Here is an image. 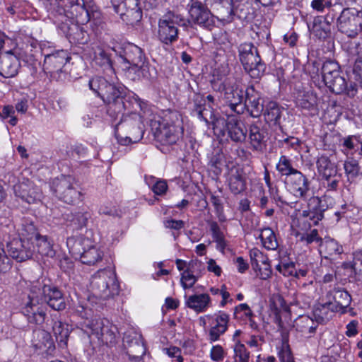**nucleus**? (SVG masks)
Wrapping results in <instances>:
<instances>
[{
  "mask_svg": "<svg viewBox=\"0 0 362 362\" xmlns=\"http://www.w3.org/2000/svg\"><path fill=\"white\" fill-rule=\"evenodd\" d=\"M318 175L321 177L320 181L324 187L334 189L337 185V168L327 156H322L318 158Z\"/></svg>",
  "mask_w": 362,
  "mask_h": 362,
  "instance_id": "obj_18",
  "label": "nucleus"
},
{
  "mask_svg": "<svg viewBox=\"0 0 362 362\" xmlns=\"http://www.w3.org/2000/svg\"><path fill=\"white\" fill-rule=\"evenodd\" d=\"M123 346L132 362H142L146 347L141 334L132 329L127 330L124 334Z\"/></svg>",
  "mask_w": 362,
  "mask_h": 362,
  "instance_id": "obj_13",
  "label": "nucleus"
},
{
  "mask_svg": "<svg viewBox=\"0 0 362 362\" xmlns=\"http://www.w3.org/2000/svg\"><path fill=\"white\" fill-rule=\"evenodd\" d=\"M22 313L27 317L30 323L42 325L45 322V308L39 303L37 286L32 287L31 293L27 296V300L22 308Z\"/></svg>",
  "mask_w": 362,
  "mask_h": 362,
  "instance_id": "obj_12",
  "label": "nucleus"
},
{
  "mask_svg": "<svg viewBox=\"0 0 362 362\" xmlns=\"http://www.w3.org/2000/svg\"><path fill=\"white\" fill-rule=\"evenodd\" d=\"M318 252L322 259L332 262L336 257L343 252L341 245L334 239L329 237H325L324 239L318 238Z\"/></svg>",
  "mask_w": 362,
  "mask_h": 362,
  "instance_id": "obj_24",
  "label": "nucleus"
},
{
  "mask_svg": "<svg viewBox=\"0 0 362 362\" xmlns=\"http://www.w3.org/2000/svg\"><path fill=\"white\" fill-rule=\"evenodd\" d=\"M189 21L182 16L173 11H168L158 21V38L166 45L177 41L178 26H187Z\"/></svg>",
  "mask_w": 362,
  "mask_h": 362,
  "instance_id": "obj_3",
  "label": "nucleus"
},
{
  "mask_svg": "<svg viewBox=\"0 0 362 362\" xmlns=\"http://www.w3.org/2000/svg\"><path fill=\"white\" fill-rule=\"evenodd\" d=\"M223 156L220 151H216L215 153H213L211 157L210 158L209 165L210 167V169L216 175L221 173L223 166Z\"/></svg>",
  "mask_w": 362,
  "mask_h": 362,
  "instance_id": "obj_50",
  "label": "nucleus"
},
{
  "mask_svg": "<svg viewBox=\"0 0 362 362\" xmlns=\"http://www.w3.org/2000/svg\"><path fill=\"white\" fill-rule=\"evenodd\" d=\"M245 105L250 114L253 117H258L264 110L263 100L259 92L253 86L245 90Z\"/></svg>",
  "mask_w": 362,
  "mask_h": 362,
  "instance_id": "obj_25",
  "label": "nucleus"
},
{
  "mask_svg": "<svg viewBox=\"0 0 362 362\" xmlns=\"http://www.w3.org/2000/svg\"><path fill=\"white\" fill-rule=\"evenodd\" d=\"M188 6L190 21L193 23L208 30L214 26V16L205 4L199 0H191Z\"/></svg>",
  "mask_w": 362,
  "mask_h": 362,
  "instance_id": "obj_14",
  "label": "nucleus"
},
{
  "mask_svg": "<svg viewBox=\"0 0 362 362\" xmlns=\"http://www.w3.org/2000/svg\"><path fill=\"white\" fill-rule=\"evenodd\" d=\"M308 210L303 211V216L308 218L311 222H308V228H310L312 226L317 225V198L315 197L309 199L308 202Z\"/></svg>",
  "mask_w": 362,
  "mask_h": 362,
  "instance_id": "obj_43",
  "label": "nucleus"
},
{
  "mask_svg": "<svg viewBox=\"0 0 362 362\" xmlns=\"http://www.w3.org/2000/svg\"><path fill=\"white\" fill-rule=\"evenodd\" d=\"M353 77L355 80L352 87L353 90L356 91L358 86L362 88V55L357 57L353 68Z\"/></svg>",
  "mask_w": 362,
  "mask_h": 362,
  "instance_id": "obj_48",
  "label": "nucleus"
},
{
  "mask_svg": "<svg viewBox=\"0 0 362 362\" xmlns=\"http://www.w3.org/2000/svg\"><path fill=\"white\" fill-rule=\"evenodd\" d=\"M90 288L96 298L103 300H106L119 292V284L115 274L107 269L99 270L92 276Z\"/></svg>",
  "mask_w": 362,
  "mask_h": 362,
  "instance_id": "obj_2",
  "label": "nucleus"
},
{
  "mask_svg": "<svg viewBox=\"0 0 362 362\" xmlns=\"http://www.w3.org/2000/svg\"><path fill=\"white\" fill-rule=\"evenodd\" d=\"M238 52L245 71L252 78H259L264 74L266 66L260 58L257 48L252 43H243L239 46Z\"/></svg>",
  "mask_w": 362,
  "mask_h": 362,
  "instance_id": "obj_5",
  "label": "nucleus"
},
{
  "mask_svg": "<svg viewBox=\"0 0 362 362\" xmlns=\"http://www.w3.org/2000/svg\"><path fill=\"white\" fill-rule=\"evenodd\" d=\"M74 184L73 177L62 175L52 181V189L59 199L69 204H74L80 200L81 194Z\"/></svg>",
  "mask_w": 362,
  "mask_h": 362,
  "instance_id": "obj_9",
  "label": "nucleus"
},
{
  "mask_svg": "<svg viewBox=\"0 0 362 362\" xmlns=\"http://www.w3.org/2000/svg\"><path fill=\"white\" fill-rule=\"evenodd\" d=\"M93 62L105 71H113L112 64L109 54L100 47H97L94 51Z\"/></svg>",
  "mask_w": 362,
  "mask_h": 362,
  "instance_id": "obj_38",
  "label": "nucleus"
},
{
  "mask_svg": "<svg viewBox=\"0 0 362 362\" xmlns=\"http://www.w3.org/2000/svg\"><path fill=\"white\" fill-rule=\"evenodd\" d=\"M168 189V185L165 180H159L152 186L153 192L157 195L164 194Z\"/></svg>",
  "mask_w": 362,
  "mask_h": 362,
  "instance_id": "obj_60",
  "label": "nucleus"
},
{
  "mask_svg": "<svg viewBox=\"0 0 362 362\" xmlns=\"http://www.w3.org/2000/svg\"><path fill=\"white\" fill-rule=\"evenodd\" d=\"M122 11L118 13L123 21L129 25L139 23L142 18V10L139 0H123L121 1Z\"/></svg>",
  "mask_w": 362,
  "mask_h": 362,
  "instance_id": "obj_21",
  "label": "nucleus"
},
{
  "mask_svg": "<svg viewBox=\"0 0 362 362\" xmlns=\"http://www.w3.org/2000/svg\"><path fill=\"white\" fill-rule=\"evenodd\" d=\"M192 103V110L197 115L199 110H202L204 107H206V99L202 95L194 94Z\"/></svg>",
  "mask_w": 362,
  "mask_h": 362,
  "instance_id": "obj_55",
  "label": "nucleus"
},
{
  "mask_svg": "<svg viewBox=\"0 0 362 362\" xmlns=\"http://www.w3.org/2000/svg\"><path fill=\"white\" fill-rule=\"evenodd\" d=\"M329 300L318 307V324H324L332 318L335 311L344 313L349 305L351 298L349 293L344 290L334 289L329 294Z\"/></svg>",
  "mask_w": 362,
  "mask_h": 362,
  "instance_id": "obj_4",
  "label": "nucleus"
},
{
  "mask_svg": "<svg viewBox=\"0 0 362 362\" xmlns=\"http://www.w3.org/2000/svg\"><path fill=\"white\" fill-rule=\"evenodd\" d=\"M179 134L180 132L175 126H162L155 132V138L162 145H173L179 139Z\"/></svg>",
  "mask_w": 362,
  "mask_h": 362,
  "instance_id": "obj_30",
  "label": "nucleus"
},
{
  "mask_svg": "<svg viewBox=\"0 0 362 362\" xmlns=\"http://www.w3.org/2000/svg\"><path fill=\"white\" fill-rule=\"evenodd\" d=\"M279 356L281 362H294L291 351L288 344H284L279 352Z\"/></svg>",
  "mask_w": 362,
  "mask_h": 362,
  "instance_id": "obj_57",
  "label": "nucleus"
},
{
  "mask_svg": "<svg viewBox=\"0 0 362 362\" xmlns=\"http://www.w3.org/2000/svg\"><path fill=\"white\" fill-rule=\"evenodd\" d=\"M259 238L262 240L263 246L267 250H274L279 246L275 233L270 228H264L262 229L259 235Z\"/></svg>",
  "mask_w": 362,
  "mask_h": 362,
  "instance_id": "obj_40",
  "label": "nucleus"
},
{
  "mask_svg": "<svg viewBox=\"0 0 362 362\" xmlns=\"http://www.w3.org/2000/svg\"><path fill=\"white\" fill-rule=\"evenodd\" d=\"M70 252L76 258L78 256L83 264L95 265L102 261L104 253L98 247L91 244L88 238H81L75 241Z\"/></svg>",
  "mask_w": 362,
  "mask_h": 362,
  "instance_id": "obj_7",
  "label": "nucleus"
},
{
  "mask_svg": "<svg viewBox=\"0 0 362 362\" xmlns=\"http://www.w3.org/2000/svg\"><path fill=\"white\" fill-rule=\"evenodd\" d=\"M164 226L167 228L180 230L185 226V222L182 220L168 219L164 221Z\"/></svg>",
  "mask_w": 362,
  "mask_h": 362,
  "instance_id": "obj_62",
  "label": "nucleus"
},
{
  "mask_svg": "<svg viewBox=\"0 0 362 362\" xmlns=\"http://www.w3.org/2000/svg\"><path fill=\"white\" fill-rule=\"evenodd\" d=\"M62 6L64 16L76 20L78 23L86 24L90 19V13L84 0H57Z\"/></svg>",
  "mask_w": 362,
  "mask_h": 362,
  "instance_id": "obj_15",
  "label": "nucleus"
},
{
  "mask_svg": "<svg viewBox=\"0 0 362 362\" xmlns=\"http://www.w3.org/2000/svg\"><path fill=\"white\" fill-rule=\"evenodd\" d=\"M86 327L104 344L112 346L117 342V328L107 319H93L87 322Z\"/></svg>",
  "mask_w": 362,
  "mask_h": 362,
  "instance_id": "obj_10",
  "label": "nucleus"
},
{
  "mask_svg": "<svg viewBox=\"0 0 362 362\" xmlns=\"http://www.w3.org/2000/svg\"><path fill=\"white\" fill-rule=\"evenodd\" d=\"M68 60L69 57L65 51H57L45 56L44 66L46 70L52 74L59 72L62 71Z\"/></svg>",
  "mask_w": 362,
  "mask_h": 362,
  "instance_id": "obj_28",
  "label": "nucleus"
},
{
  "mask_svg": "<svg viewBox=\"0 0 362 362\" xmlns=\"http://www.w3.org/2000/svg\"><path fill=\"white\" fill-rule=\"evenodd\" d=\"M6 247L9 256L18 262L30 259L35 248L33 243H30L28 239H22L18 237L8 241Z\"/></svg>",
  "mask_w": 362,
  "mask_h": 362,
  "instance_id": "obj_16",
  "label": "nucleus"
},
{
  "mask_svg": "<svg viewBox=\"0 0 362 362\" xmlns=\"http://www.w3.org/2000/svg\"><path fill=\"white\" fill-rule=\"evenodd\" d=\"M52 331L57 341L61 346H65L69 336V325L61 321H55L52 326Z\"/></svg>",
  "mask_w": 362,
  "mask_h": 362,
  "instance_id": "obj_39",
  "label": "nucleus"
},
{
  "mask_svg": "<svg viewBox=\"0 0 362 362\" xmlns=\"http://www.w3.org/2000/svg\"><path fill=\"white\" fill-rule=\"evenodd\" d=\"M13 191L16 197L28 204L35 203L41 198V190L28 179L15 185Z\"/></svg>",
  "mask_w": 362,
  "mask_h": 362,
  "instance_id": "obj_20",
  "label": "nucleus"
},
{
  "mask_svg": "<svg viewBox=\"0 0 362 362\" xmlns=\"http://www.w3.org/2000/svg\"><path fill=\"white\" fill-rule=\"evenodd\" d=\"M210 201L214 205L216 212L218 216H221L223 211V206L221 199L214 194H211L210 197Z\"/></svg>",
  "mask_w": 362,
  "mask_h": 362,
  "instance_id": "obj_63",
  "label": "nucleus"
},
{
  "mask_svg": "<svg viewBox=\"0 0 362 362\" xmlns=\"http://www.w3.org/2000/svg\"><path fill=\"white\" fill-rule=\"evenodd\" d=\"M210 297L206 293L192 295L186 301L187 305L197 313L204 312L210 303Z\"/></svg>",
  "mask_w": 362,
  "mask_h": 362,
  "instance_id": "obj_36",
  "label": "nucleus"
},
{
  "mask_svg": "<svg viewBox=\"0 0 362 362\" xmlns=\"http://www.w3.org/2000/svg\"><path fill=\"white\" fill-rule=\"evenodd\" d=\"M18 58L12 52L0 54V75L4 78L15 76L20 69Z\"/></svg>",
  "mask_w": 362,
  "mask_h": 362,
  "instance_id": "obj_22",
  "label": "nucleus"
},
{
  "mask_svg": "<svg viewBox=\"0 0 362 362\" xmlns=\"http://www.w3.org/2000/svg\"><path fill=\"white\" fill-rule=\"evenodd\" d=\"M321 71L322 78H323L327 76L337 74V71H339V66L336 62L333 60H327L322 64Z\"/></svg>",
  "mask_w": 362,
  "mask_h": 362,
  "instance_id": "obj_53",
  "label": "nucleus"
},
{
  "mask_svg": "<svg viewBox=\"0 0 362 362\" xmlns=\"http://www.w3.org/2000/svg\"><path fill=\"white\" fill-rule=\"evenodd\" d=\"M216 324L209 330V339L211 341H217L220 336L226 332L228 329L229 316L228 314L220 312L215 318Z\"/></svg>",
  "mask_w": 362,
  "mask_h": 362,
  "instance_id": "obj_34",
  "label": "nucleus"
},
{
  "mask_svg": "<svg viewBox=\"0 0 362 362\" xmlns=\"http://www.w3.org/2000/svg\"><path fill=\"white\" fill-rule=\"evenodd\" d=\"M12 260L6 254L1 243H0V273L6 274L12 268Z\"/></svg>",
  "mask_w": 362,
  "mask_h": 362,
  "instance_id": "obj_52",
  "label": "nucleus"
},
{
  "mask_svg": "<svg viewBox=\"0 0 362 362\" xmlns=\"http://www.w3.org/2000/svg\"><path fill=\"white\" fill-rule=\"evenodd\" d=\"M210 230L212 233L213 238L216 241H221V238L223 237L222 232L220 230V228L218 223L215 221H211L209 223Z\"/></svg>",
  "mask_w": 362,
  "mask_h": 362,
  "instance_id": "obj_64",
  "label": "nucleus"
},
{
  "mask_svg": "<svg viewBox=\"0 0 362 362\" xmlns=\"http://www.w3.org/2000/svg\"><path fill=\"white\" fill-rule=\"evenodd\" d=\"M276 169L282 175H286V177L298 171L292 167L291 160L285 156L280 157L279 163L276 165Z\"/></svg>",
  "mask_w": 362,
  "mask_h": 362,
  "instance_id": "obj_49",
  "label": "nucleus"
},
{
  "mask_svg": "<svg viewBox=\"0 0 362 362\" xmlns=\"http://www.w3.org/2000/svg\"><path fill=\"white\" fill-rule=\"evenodd\" d=\"M354 84H351L350 88L351 90L348 88L347 83L342 76H337V78H335V80L333 81V82L328 85V88L330 91H332L334 93L336 94H340L344 93V91H347L348 94H352L354 95V93L356 92L355 90H353L352 87Z\"/></svg>",
  "mask_w": 362,
  "mask_h": 362,
  "instance_id": "obj_41",
  "label": "nucleus"
},
{
  "mask_svg": "<svg viewBox=\"0 0 362 362\" xmlns=\"http://www.w3.org/2000/svg\"><path fill=\"white\" fill-rule=\"evenodd\" d=\"M228 185L231 192L234 194H238L245 189L246 179L242 169L235 168L231 170Z\"/></svg>",
  "mask_w": 362,
  "mask_h": 362,
  "instance_id": "obj_33",
  "label": "nucleus"
},
{
  "mask_svg": "<svg viewBox=\"0 0 362 362\" xmlns=\"http://www.w3.org/2000/svg\"><path fill=\"white\" fill-rule=\"evenodd\" d=\"M347 51L351 56H357L358 57L362 55V45L357 42H351L347 48Z\"/></svg>",
  "mask_w": 362,
  "mask_h": 362,
  "instance_id": "obj_61",
  "label": "nucleus"
},
{
  "mask_svg": "<svg viewBox=\"0 0 362 362\" xmlns=\"http://www.w3.org/2000/svg\"><path fill=\"white\" fill-rule=\"evenodd\" d=\"M222 85V90L224 91L226 102L228 103L232 110L239 112L236 107L243 103L245 96V91L239 88L234 78H227Z\"/></svg>",
  "mask_w": 362,
  "mask_h": 362,
  "instance_id": "obj_17",
  "label": "nucleus"
},
{
  "mask_svg": "<svg viewBox=\"0 0 362 362\" xmlns=\"http://www.w3.org/2000/svg\"><path fill=\"white\" fill-rule=\"evenodd\" d=\"M233 362H248L250 358V352L247 350L245 346L237 341L233 346Z\"/></svg>",
  "mask_w": 362,
  "mask_h": 362,
  "instance_id": "obj_47",
  "label": "nucleus"
},
{
  "mask_svg": "<svg viewBox=\"0 0 362 362\" xmlns=\"http://www.w3.org/2000/svg\"><path fill=\"white\" fill-rule=\"evenodd\" d=\"M33 245L35 244L37 252L45 256L52 257L54 255V251L52 249V244L48 240L47 236H42L38 233L34 236V241L32 242Z\"/></svg>",
  "mask_w": 362,
  "mask_h": 362,
  "instance_id": "obj_37",
  "label": "nucleus"
},
{
  "mask_svg": "<svg viewBox=\"0 0 362 362\" xmlns=\"http://www.w3.org/2000/svg\"><path fill=\"white\" fill-rule=\"evenodd\" d=\"M144 124L141 117H128L118 123L115 127V136L122 145L139 141L144 136Z\"/></svg>",
  "mask_w": 362,
  "mask_h": 362,
  "instance_id": "obj_6",
  "label": "nucleus"
},
{
  "mask_svg": "<svg viewBox=\"0 0 362 362\" xmlns=\"http://www.w3.org/2000/svg\"><path fill=\"white\" fill-rule=\"evenodd\" d=\"M322 19L325 18L322 16H318V40H323V45L327 48V50L329 52H332L334 43L331 37L330 25L328 22L322 23Z\"/></svg>",
  "mask_w": 362,
  "mask_h": 362,
  "instance_id": "obj_35",
  "label": "nucleus"
},
{
  "mask_svg": "<svg viewBox=\"0 0 362 362\" xmlns=\"http://www.w3.org/2000/svg\"><path fill=\"white\" fill-rule=\"evenodd\" d=\"M210 355L214 361L219 362L223 359L225 353L221 346L216 345L212 347Z\"/></svg>",
  "mask_w": 362,
  "mask_h": 362,
  "instance_id": "obj_59",
  "label": "nucleus"
},
{
  "mask_svg": "<svg viewBox=\"0 0 362 362\" xmlns=\"http://www.w3.org/2000/svg\"><path fill=\"white\" fill-rule=\"evenodd\" d=\"M197 116L203 119L208 124H211L214 131H218L221 133L225 128V119L217 116L209 106L208 108L204 107L202 110H199Z\"/></svg>",
  "mask_w": 362,
  "mask_h": 362,
  "instance_id": "obj_31",
  "label": "nucleus"
},
{
  "mask_svg": "<svg viewBox=\"0 0 362 362\" xmlns=\"http://www.w3.org/2000/svg\"><path fill=\"white\" fill-rule=\"evenodd\" d=\"M348 267L354 271L356 279L362 280V250L353 253V261L346 264V267Z\"/></svg>",
  "mask_w": 362,
  "mask_h": 362,
  "instance_id": "obj_42",
  "label": "nucleus"
},
{
  "mask_svg": "<svg viewBox=\"0 0 362 362\" xmlns=\"http://www.w3.org/2000/svg\"><path fill=\"white\" fill-rule=\"evenodd\" d=\"M120 57L124 62L133 67L138 68L144 78L150 79L154 77L155 71L153 69L150 70L148 64L146 63V57L143 51L139 47L134 44H128L124 47Z\"/></svg>",
  "mask_w": 362,
  "mask_h": 362,
  "instance_id": "obj_8",
  "label": "nucleus"
},
{
  "mask_svg": "<svg viewBox=\"0 0 362 362\" xmlns=\"http://www.w3.org/2000/svg\"><path fill=\"white\" fill-rule=\"evenodd\" d=\"M362 25V11L354 8H344L338 18L339 30L349 37H355Z\"/></svg>",
  "mask_w": 362,
  "mask_h": 362,
  "instance_id": "obj_11",
  "label": "nucleus"
},
{
  "mask_svg": "<svg viewBox=\"0 0 362 362\" xmlns=\"http://www.w3.org/2000/svg\"><path fill=\"white\" fill-rule=\"evenodd\" d=\"M197 280V277L192 273L183 272L181 277V284L184 289L192 288Z\"/></svg>",
  "mask_w": 362,
  "mask_h": 362,
  "instance_id": "obj_54",
  "label": "nucleus"
},
{
  "mask_svg": "<svg viewBox=\"0 0 362 362\" xmlns=\"http://www.w3.org/2000/svg\"><path fill=\"white\" fill-rule=\"evenodd\" d=\"M342 146L347 153L349 151H358L362 155V141L356 136H349L343 139Z\"/></svg>",
  "mask_w": 362,
  "mask_h": 362,
  "instance_id": "obj_44",
  "label": "nucleus"
},
{
  "mask_svg": "<svg viewBox=\"0 0 362 362\" xmlns=\"http://www.w3.org/2000/svg\"><path fill=\"white\" fill-rule=\"evenodd\" d=\"M90 218V214L88 211H76L71 213L68 220L70 221L77 228H82L87 226L88 221Z\"/></svg>",
  "mask_w": 362,
  "mask_h": 362,
  "instance_id": "obj_46",
  "label": "nucleus"
},
{
  "mask_svg": "<svg viewBox=\"0 0 362 362\" xmlns=\"http://www.w3.org/2000/svg\"><path fill=\"white\" fill-rule=\"evenodd\" d=\"M285 182L296 197H303L308 189L307 179L298 170L286 177Z\"/></svg>",
  "mask_w": 362,
  "mask_h": 362,
  "instance_id": "obj_26",
  "label": "nucleus"
},
{
  "mask_svg": "<svg viewBox=\"0 0 362 362\" xmlns=\"http://www.w3.org/2000/svg\"><path fill=\"white\" fill-rule=\"evenodd\" d=\"M296 331L301 333L302 337L309 338L313 336L317 328L315 320L308 315L298 317L294 324Z\"/></svg>",
  "mask_w": 362,
  "mask_h": 362,
  "instance_id": "obj_32",
  "label": "nucleus"
},
{
  "mask_svg": "<svg viewBox=\"0 0 362 362\" xmlns=\"http://www.w3.org/2000/svg\"><path fill=\"white\" fill-rule=\"evenodd\" d=\"M264 119L267 122L276 123L281 117V110L275 102H269L265 108Z\"/></svg>",
  "mask_w": 362,
  "mask_h": 362,
  "instance_id": "obj_45",
  "label": "nucleus"
},
{
  "mask_svg": "<svg viewBox=\"0 0 362 362\" xmlns=\"http://www.w3.org/2000/svg\"><path fill=\"white\" fill-rule=\"evenodd\" d=\"M251 265L252 268L257 271V268L259 267L260 264H263L269 261L267 256H265L260 250L258 249H252L250 252Z\"/></svg>",
  "mask_w": 362,
  "mask_h": 362,
  "instance_id": "obj_51",
  "label": "nucleus"
},
{
  "mask_svg": "<svg viewBox=\"0 0 362 362\" xmlns=\"http://www.w3.org/2000/svg\"><path fill=\"white\" fill-rule=\"evenodd\" d=\"M345 172L348 175L355 177L358 175L359 168L358 164L356 160L351 159L346 160L344 165Z\"/></svg>",
  "mask_w": 362,
  "mask_h": 362,
  "instance_id": "obj_56",
  "label": "nucleus"
},
{
  "mask_svg": "<svg viewBox=\"0 0 362 362\" xmlns=\"http://www.w3.org/2000/svg\"><path fill=\"white\" fill-rule=\"evenodd\" d=\"M267 131L262 127L261 122H255L250 126L249 140L252 148L257 151H262L266 146Z\"/></svg>",
  "mask_w": 362,
  "mask_h": 362,
  "instance_id": "obj_27",
  "label": "nucleus"
},
{
  "mask_svg": "<svg viewBox=\"0 0 362 362\" xmlns=\"http://www.w3.org/2000/svg\"><path fill=\"white\" fill-rule=\"evenodd\" d=\"M90 89L97 93L108 106L110 115H123L127 108L126 89L121 86L109 83L103 77H95L89 81Z\"/></svg>",
  "mask_w": 362,
  "mask_h": 362,
  "instance_id": "obj_1",
  "label": "nucleus"
},
{
  "mask_svg": "<svg viewBox=\"0 0 362 362\" xmlns=\"http://www.w3.org/2000/svg\"><path fill=\"white\" fill-rule=\"evenodd\" d=\"M42 296V299L53 310H62L66 308L65 298L57 288L49 285H44L42 288L37 287Z\"/></svg>",
  "mask_w": 362,
  "mask_h": 362,
  "instance_id": "obj_19",
  "label": "nucleus"
},
{
  "mask_svg": "<svg viewBox=\"0 0 362 362\" xmlns=\"http://www.w3.org/2000/svg\"><path fill=\"white\" fill-rule=\"evenodd\" d=\"M33 344L37 349L48 354H51L55 349L50 334L44 329H37L33 332Z\"/></svg>",
  "mask_w": 362,
  "mask_h": 362,
  "instance_id": "obj_29",
  "label": "nucleus"
},
{
  "mask_svg": "<svg viewBox=\"0 0 362 362\" xmlns=\"http://www.w3.org/2000/svg\"><path fill=\"white\" fill-rule=\"evenodd\" d=\"M225 127L230 139L235 143H243L247 136V129L243 122L236 116L228 117L225 120Z\"/></svg>",
  "mask_w": 362,
  "mask_h": 362,
  "instance_id": "obj_23",
  "label": "nucleus"
},
{
  "mask_svg": "<svg viewBox=\"0 0 362 362\" xmlns=\"http://www.w3.org/2000/svg\"><path fill=\"white\" fill-rule=\"evenodd\" d=\"M257 269L259 271L257 275L259 276L262 279H268L272 275V269L269 261L262 265L260 264L259 267L257 268Z\"/></svg>",
  "mask_w": 362,
  "mask_h": 362,
  "instance_id": "obj_58",
  "label": "nucleus"
}]
</instances>
